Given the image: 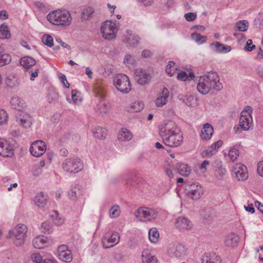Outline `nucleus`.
Wrapping results in <instances>:
<instances>
[{
  "label": "nucleus",
  "mask_w": 263,
  "mask_h": 263,
  "mask_svg": "<svg viewBox=\"0 0 263 263\" xmlns=\"http://www.w3.org/2000/svg\"><path fill=\"white\" fill-rule=\"evenodd\" d=\"M222 88L223 85L219 81L218 74L212 71L200 77L197 86V90L202 95H206L212 90L219 91Z\"/></svg>",
  "instance_id": "nucleus-1"
},
{
  "label": "nucleus",
  "mask_w": 263,
  "mask_h": 263,
  "mask_svg": "<svg viewBox=\"0 0 263 263\" xmlns=\"http://www.w3.org/2000/svg\"><path fill=\"white\" fill-rule=\"evenodd\" d=\"M47 18L52 24L64 27L69 26L72 21L70 12L65 9L57 10L50 12L47 15Z\"/></svg>",
  "instance_id": "nucleus-2"
},
{
  "label": "nucleus",
  "mask_w": 263,
  "mask_h": 263,
  "mask_svg": "<svg viewBox=\"0 0 263 263\" xmlns=\"http://www.w3.org/2000/svg\"><path fill=\"white\" fill-rule=\"evenodd\" d=\"M28 231L27 227L24 224L20 223L17 224L13 230L9 231L7 238H11L14 237V244L16 246H20L24 243Z\"/></svg>",
  "instance_id": "nucleus-3"
},
{
  "label": "nucleus",
  "mask_w": 263,
  "mask_h": 263,
  "mask_svg": "<svg viewBox=\"0 0 263 263\" xmlns=\"http://www.w3.org/2000/svg\"><path fill=\"white\" fill-rule=\"evenodd\" d=\"M186 196L193 200L200 199L204 193L203 187L198 183L187 181L185 185Z\"/></svg>",
  "instance_id": "nucleus-4"
},
{
  "label": "nucleus",
  "mask_w": 263,
  "mask_h": 263,
  "mask_svg": "<svg viewBox=\"0 0 263 263\" xmlns=\"http://www.w3.org/2000/svg\"><path fill=\"white\" fill-rule=\"evenodd\" d=\"M113 83L118 90L127 93L131 90L129 78L125 74H118L113 78Z\"/></svg>",
  "instance_id": "nucleus-5"
},
{
  "label": "nucleus",
  "mask_w": 263,
  "mask_h": 263,
  "mask_svg": "<svg viewBox=\"0 0 263 263\" xmlns=\"http://www.w3.org/2000/svg\"><path fill=\"white\" fill-rule=\"evenodd\" d=\"M252 111V108L247 106L243 108L240 114L239 125L245 131L248 130L252 126L253 122L251 115Z\"/></svg>",
  "instance_id": "nucleus-6"
},
{
  "label": "nucleus",
  "mask_w": 263,
  "mask_h": 263,
  "mask_svg": "<svg viewBox=\"0 0 263 263\" xmlns=\"http://www.w3.org/2000/svg\"><path fill=\"white\" fill-rule=\"evenodd\" d=\"M134 215L141 221H147L156 219L158 212L153 209L141 207L135 212Z\"/></svg>",
  "instance_id": "nucleus-7"
},
{
  "label": "nucleus",
  "mask_w": 263,
  "mask_h": 263,
  "mask_svg": "<svg viewBox=\"0 0 263 263\" xmlns=\"http://www.w3.org/2000/svg\"><path fill=\"white\" fill-rule=\"evenodd\" d=\"M117 31L116 25L115 23L106 21L103 22L101 26V31L103 37L107 40L112 39L116 36Z\"/></svg>",
  "instance_id": "nucleus-8"
},
{
  "label": "nucleus",
  "mask_w": 263,
  "mask_h": 263,
  "mask_svg": "<svg viewBox=\"0 0 263 263\" xmlns=\"http://www.w3.org/2000/svg\"><path fill=\"white\" fill-rule=\"evenodd\" d=\"M178 132L177 125L173 121H165L159 127V135L162 138Z\"/></svg>",
  "instance_id": "nucleus-9"
},
{
  "label": "nucleus",
  "mask_w": 263,
  "mask_h": 263,
  "mask_svg": "<svg viewBox=\"0 0 263 263\" xmlns=\"http://www.w3.org/2000/svg\"><path fill=\"white\" fill-rule=\"evenodd\" d=\"M81 160L78 158L67 159L63 163V169L70 173H77L81 170Z\"/></svg>",
  "instance_id": "nucleus-10"
},
{
  "label": "nucleus",
  "mask_w": 263,
  "mask_h": 263,
  "mask_svg": "<svg viewBox=\"0 0 263 263\" xmlns=\"http://www.w3.org/2000/svg\"><path fill=\"white\" fill-rule=\"evenodd\" d=\"M163 143L167 146L175 147L181 145L183 141V137L179 132L171 134L162 138Z\"/></svg>",
  "instance_id": "nucleus-11"
},
{
  "label": "nucleus",
  "mask_w": 263,
  "mask_h": 263,
  "mask_svg": "<svg viewBox=\"0 0 263 263\" xmlns=\"http://www.w3.org/2000/svg\"><path fill=\"white\" fill-rule=\"evenodd\" d=\"M46 143L43 141H35L31 145L30 152L32 156L39 157L43 155L46 152Z\"/></svg>",
  "instance_id": "nucleus-12"
},
{
  "label": "nucleus",
  "mask_w": 263,
  "mask_h": 263,
  "mask_svg": "<svg viewBox=\"0 0 263 263\" xmlns=\"http://www.w3.org/2000/svg\"><path fill=\"white\" fill-rule=\"evenodd\" d=\"M14 149L7 141L0 139V155L4 157H11Z\"/></svg>",
  "instance_id": "nucleus-13"
},
{
  "label": "nucleus",
  "mask_w": 263,
  "mask_h": 263,
  "mask_svg": "<svg viewBox=\"0 0 263 263\" xmlns=\"http://www.w3.org/2000/svg\"><path fill=\"white\" fill-rule=\"evenodd\" d=\"M175 227L180 230H191L193 228L192 222L187 218L179 217L175 221Z\"/></svg>",
  "instance_id": "nucleus-14"
},
{
  "label": "nucleus",
  "mask_w": 263,
  "mask_h": 263,
  "mask_svg": "<svg viewBox=\"0 0 263 263\" xmlns=\"http://www.w3.org/2000/svg\"><path fill=\"white\" fill-rule=\"evenodd\" d=\"M247 167L241 163H236L233 166V171L239 180H244L248 178Z\"/></svg>",
  "instance_id": "nucleus-15"
},
{
  "label": "nucleus",
  "mask_w": 263,
  "mask_h": 263,
  "mask_svg": "<svg viewBox=\"0 0 263 263\" xmlns=\"http://www.w3.org/2000/svg\"><path fill=\"white\" fill-rule=\"evenodd\" d=\"M16 117V122L24 127H30L31 125V118L29 115L26 112H19Z\"/></svg>",
  "instance_id": "nucleus-16"
},
{
  "label": "nucleus",
  "mask_w": 263,
  "mask_h": 263,
  "mask_svg": "<svg viewBox=\"0 0 263 263\" xmlns=\"http://www.w3.org/2000/svg\"><path fill=\"white\" fill-rule=\"evenodd\" d=\"M167 252L170 255L179 258H184L189 254L186 248H170Z\"/></svg>",
  "instance_id": "nucleus-17"
},
{
  "label": "nucleus",
  "mask_w": 263,
  "mask_h": 263,
  "mask_svg": "<svg viewBox=\"0 0 263 263\" xmlns=\"http://www.w3.org/2000/svg\"><path fill=\"white\" fill-rule=\"evenodd\" d=\"M64 248H58L57 256L61 260L69 262L72 260V257L71 251L66 248V250L63 249Z\"/></svg>",
  "instance_id": "nucleus-18"
},
{
  "label": "nucleus",
  "mask_w": 263,
  "mask_h": 263,
  "mask_svg": "<svg viewBox=\"0 0 263 263\" xmlns=\"http://www.w3.org/2000/svg\"><path fill=\"white\" fill-rule=\"evenodd\" d=\"M202 263H221L220 257L215 253H205L201 257Z\"/></svg>",
  "instance_id": "nucleus-19"
},
{
  "label": "nucleus",
  "mask_w": 263,
  "mask_h": 263,
  "mask_svg": "<svg viewBox=\"0 0 263 263\" xmlns=\"http://www.w3.org/2000/svg\"><path fill=\"white\" fill-rule=\"evenodd\" d=\"M136 77H137V83L141 85L147 83L150 80V76L145 70L142 69H137L136 70Z\"/></svg>",
  "instance_id": "nucleus-20"
},
{
  "label": "nucleus",
  "mask_w": 263,
  "mask_h": 263,
  "mask_svg": "<svg viewBox=\"0 0 263 263\" xmlns=\"http://www.w3.org/2000/svg\"><path fill=\"white\" fill-rule=\"evenodd\" d=\"M222 144L223 142L221 140L217 141L203 151L202 153L203 156L206 157H212L218 151V149L222 146Z\"/></svg>",
  "instance_id": "nucleus-21"
},
{
  "label": "nucleus",
  "mask_w": 263,
  "mask_h": 263,
  "mask_svg": "<svg viewBox=\"0 0 263 263\" xmlns=\"http://www.w3.org/2000/svg\"><path fill=\"white\" fill-rule=\"evenodd\" d=\"M140 37L137 35L132 34L130 30H126V35L123 39V42L128 43L132 47L136 46L139 42Z\"/></svg>",
  "instance_id": "nucleus-22"
},
{
  "label": "nucleus",
  "mask_w": 263,
  "mask_h": 263,
  "mask_svg": "<svg viewBox=\"0 0 263 263\" xmlns=\"http://www.w3.org/2000/svg\"><path fill=\"white\" fill-rule=\"evenodd\" d=\"M214 129L213 127L209 123L204 124L201 131L200 138L202 140H209L213 134Z\"/></svg>",
  "instance_id": "nucleus-23"
},
{
  "label": "nucleus",
  "mask_w": 263,
  "mask_h": 263,
  "mask_svg": "<svg viewBox=\"0 0 263 263\" xmlns=\"http://www.w3.org/2000/svg\"><path fill=\"white\" fill-rule=\"evenodd\" d=\"M210 46L213 47V50L217 53H228L232 49L230 46L225 45L218 42L211 43Z\"/></svg>",
  "instance_id": "nucleus-24"
},
{
  "label": "nucleus",
  "mask_w": 263,
  "mask_h": 263,
  "mask_svg": "<svg viewBox=\"0 0 263 263\" xmlns=\"http://www.w3.org/2000/svg\"><path fill=\"white\" fill-rule=\"evenodd\" d=\"M133 137L132 133L126 128H122L118 134V139L121 141H128Z\"/></svg>",
  "instance_id": "nucleus-25"
},
{
  "label": "nucleus",
  "mask_w": 263,
  "mask_h": 263,
  "mask_svg": "<svg viewBox=\"0 0 263 263\" xmlns=\"http://www.w3.org/2000/svg\"><path fill=\"white\" fill-rule=\"evenodd\" d=\"M239 236L235 233L228 234L225 239V244L228 247H236L238 245Z\"/></svg>",
  "instance_id": "nucleus-26"
},
{
  "label": "nucleus",
  "mask_w": 263,
  "mask_h": 263,
  "mask_svg": "<svg viewBox=\"0 0 263 263\" xmlns=\"http://www.w3.org/2000/svg\"><path fill=\"white\" fill-rule=\"evenodd\" d=\"M92 133L95 138L100 140H104L107 136L106 129L99 126L94 127L92 130Z\"/></svg>",
  "instance_id": "nucleus-27"
},
{
  "label": "nucleus",
  "mask_w": 263,
  "mask_h": 263,
  "mask_svg": "<svg viewBox=\"0 0 263 263\" xmlns=\"http://www.w3.org/2000/svg\"><path fill=\"white\" fill-rule=\"evenodd\" d=\"M10 103L14 109L20 112L26 107L24 101L17 96H14L11 98Z\"/></svg>",
  "instance_id": "nucleus-28"
},
{
  "label": "nucleus",
  "mask_w": 263,
  "mask_h": 263,
  "mask_svg": "<svg viewBox=\"0 0 263 263\" xmlns=\"http://www.w3.org/2000/svg\"><path fill=\"white\" fill-rule=\"evenodd\" d=\"M120 237L119 234L117 232L113 233L108 237V236L104 237L102 241L103 243V246L105 245V241H106L108 243H111L109 247H115L119 241Z\"/></svg>",
  "instance_id": "nucleus-29"
},
{
  "label": "nucleus",
  "mask_w": 263,
  "mask_h": 263,
  "mask_svg": "<svg viewBox=\"0 0 263 263\" xmlns=\"http://www.w3.org/2000/svg\"><path fill=\"white\" fill-rule=\"evenodd\" d=\"M169 91L166 88L162 89L159 97L156 100V104L158 107H162L166 103L168 97Z\"/></svg>",
  "instance_id": "nucleus-30"
},
{
  "label": "nucleus",
  "mask_w": 263,
  "mask_h": 263,
  "mask_svg": "<svg viewBox=\"0 0 263 263\" xmlns=\"http://www.w3.org/2000/svg\"><path fill=\"white\" fill-rule=\"evenodd\" d=\"M96 111L99 114H107L110 111V105L103 101H100L95 108Z\"/></svg>",
  "instance_id": "nucleus-31"
},
{
  "label": "nucleus",
  "mask_w": 263,
  "mask_h": 263,
  "mask_svg": "<svg viewBox=\"0 0 263 263\" xmlns=\"http://www.w3.org/2000/svg\"><path fill=\"white\" fill-rule=\"evenodd\" d=\"M52 241L51 239L48 238L43 235H39L33 238L32 240V245L33 247L39 246L45 244L51 245L50 242Z\"/></svg>",
  "instance_id": "nucleus-32"
},
{
  "label": "nucleus",
  "mask_w": 263,
  "mask_h": 263,
  "mask_svg": "<svg viewBox=\"0 0 263 263\" xmlns=\"http://www.w3.org/2000/svg\"><path fill=\"white\" fill-rule=\"evenodd\" d=\"M177 168L178 173L181 176L187 177L191 173V168L187 164L182 163H178L177 165Z\"/></svg>",
  "instance_id": "nucleus-33"
},
{
  "label": "nucleus",
  "mask_w": 263,
  "mask_h": 263,
  "mask_svg": "<svg viewBox=\"0 0 263 263\" xmlns=\"http://www.w3.org/2000/svg\"><path fill=\"white\" fill-rule=\"evenodd\" d=\"M6 84L8 87L12 88L17 86L19 84V81L14 74H10L6 77Z\"/></svg>",
  "instance_id": "nucleus-34"
},
{
  "label": "nucleus",
  "mask_w": 263,
  "mask_h": 263,
  "mask_svg": "<svg viewBox=\"0 0 263 263\" xmlns=\"http://www.w3.org/2000/svg\"><path fill=\"white\" fill-rule=\"evenodd\" d=\"M20 64L25 68H29L30 67L35 65V60L30 57H24L20 60Z\"/></svg>",
  "instance_id": "nucleus-35"
},
{
  "label": "nucleus",
  "mask_w": 263,
  "mask_h": 263,
  "mask_svg": "<svg viewBox=\"0 0 263 263\" xmlns=\"http://www.w3.org/2000/svg\"><path fill=\"white\" fill-rule=\"evenodd\" d=\"M46 198L42 192L37 194L34 199L35 204L41 208L44 207L46 205Z\"/></svg>",
  "instance_id": "nucleus-36"
},
{
  "label": "nucleus",
  "mask_w": 263,
  "mask_h": 263,
  "mask_svg": "<svg viewBox=\"0 0 263 263\" xmlns=\"http://www.w3.org/2000/svg\"><path fill=\"white\" fill-rule=\"evenodd\" d=\"M183 102L189 107H195L198 105V99L192 95L186 96Z\"/></svg>",
  "instance_id": "nucleus-37"
},
{
  "label": "nucleus",
  "mask_w": 263,
  "mask_h": 263,
  "mask_svg": "<svg viewBox=\"0 0 263 263\" xmlns=\"http://www.w3.org/2000/svg\"><path fill=\"white\" fill-rule=\"evenodd\" d=\"M192 40L194 41L198 44H202L205 42L207 40L206 36L202 35L199 33L194 32L191 35Z\"/></svg>",
  "instance_id": "nucleus-38"
},
{
  "label": "nucleus",
  "mask_w": 263,
  "mask_h": 263,
  "mask_svg": "<svg viewBox=\"0 0 263 263\" xmlns=\"http://www.w3.org/2000/svg\"><path fill=\"white\" fill-rule=\"evenodd\" d=\"M94 91L96 97L100 99H103L105 95L104 87L100 85L98 83H96L94 87Z\"/></svg>",
  "instance_id": "nucleus-39"
},
{
  "label": "nucleus",
  "mask_w": 263,
  "mask_h": 263,
  "mask_svg": "<svg viewBox=\"0 0 263 263\" xmlns=\"http://www.w3.org/2000/svg\"><path fill=\"white\" fill-rule=\"evenodd\" d=\"M95 13V10L93 7L87 6L83 9V20H90Z\"/></svg>",
  "instance_id": "nucleus-40"
},
{
  "label": "nucleus",
  "mask_w": 263,
  "mask_h": 263,
  "mask_svg": "<svg viewBox=\"0 0 263 263\" xmlns=\"http://www.w3.org/2000/svg\"><path fill=\"white\" fill-rule=\"evenodd\" d=\"M149 239L153 242L155 243L158 241L159 233L156 228H152L149 230Z\"/></svg>",
  "instance_id": "nucleus-41"
},
{
  "label": "nucleus",
  "mask_w": 263,
  "mask_h": 263,
  "mask_svg": "<svg viewBox=\"0 0 263 263\" xmlns=\"http://www.w3.org/2000/svg\"><path fill=\"white\" fill-rule=\"evenodd\" d=\"M0 37L2 39L10 37V32L7 25L3 24L0 26Z\"/></svg>",
  "instance_id": "nucleus-42"
},
{
  "label": "nucleus",
  "mask_w": 263,
  "mask_h": 263,
  "mask_svg": "<svg viewBox=\"0 0 263 263\" xmlns=\"http://www.w3.org/2000/svg\"><path fill=\"white\" fill-rule=\"evenodd\" d=\"M124 64L129 68H132L136 64L135 58L130 54H126L124 58Z\"/></svg>",
  "instance_id": "nucleus-43"
},
{
  "label": "nucleus",
  "mask_w": 263,
  "mask_h": 263,
  "mask_svg": "<svg viewBox=\"0 0 263 263\" xmlns=\"http://www.w3.org/2000/svg\"><path fill=\"white\" fill-rule=\"evenodd\" d=\"M235 27L239 31H246L248 27V22L246 20L238 21L236 23Z\"/></svg>",
  "instance_id": "nucleus-44"
},
{
  "label": "nucleus",
  "mask_w": 263,
  "mask_h": 263,
  "mask_svg": "<svg viewBox=\"0 0 263 263\" xmlns=\"http://www.w3.org/2000/svg\"><path fill=\"white\" fill-rule=\"evenodd\" d=\"M143 103L141 102H135L130 105V110L133 112H139L143 108Z\"/></svg>",
  "instance_id": "nucleus-45"
},
{
  "label": "nucleus",
  "mask_w": 263,
  "mask_h": 263,
  "mask_svg": "<svg viewBox=\"0 0 263 263\" xmlns=\"http://www.w3.org/2000/svg\"><path fill=\"white\" fill-rule=\"evenodd\" d=\"M77 194L79 195L81 194V191L79 185H76L75 186L71 189V192L69 193L68 195L71 199L74 200L76 197H77Z\"/></svg>",
  "instance_id": "nucleus-46"
},
{
  "label": "nucleus",
  "mask_w": 263,
  "mask_h": 263,
  "mask_svg": "<svg viewBox=\"0 0 263 263\" xmlns=\"http://www.w3.org/2000/svg\"><path fill=\"white\" fill-rule=\"evenodd\" d=\"M109 213L110 218H115L119 216L120 214L119 206L118 205H115L112 206L110 209Z\"/></svg>",
  "instance_id": "nucleus-47"
},
{
  "label": "nucleus",
  "mask_w": 263,
  "mask_h": 263,
  "mask_svg": "<svg viewBox=\"0 0 263 263\" xmlns=\"http://www.w3.org/2000/svg\"><path fill=\"white\" fill-rule=\"evenodd\" d=\"M239 156V152L238 150L235 148V147H233L230 149V150L229 152L228 156L232 161L234 162L235 160H236L237 158V157Z\"/></svg>",
  "instance_id": "nucleus-48"
},
{
  "label": "nucleus",
  "mask_w": 263,
  "mask_h": 263,
  "mask_svg": "<svg viewBox=\"0 0 263 263\" xmlns=\"http://www.w3.org/2000/svg\"><path fill=\"white\" fill-rule=\"evenodd\" d=\"M43 43L48 47H52L53 45V40L52 37L48 34H44L42 39Z\"/></svg>",
  "instance_id": "nucleus-49"
},
{
  "label": "nucleus",
  "mask_w": 263,
  "mask_h": 263,
  "mask_svg": "<svg viewBox=\"0 0 263 263\" xmlns=\"http://www.w3.org/2000/svg\"><path fill=\"white\" fill-rule=\"evenodd\" d=\"M11 61V57L8 54H2L0 53V66H3L9 64Z\"/></svg>",
  "instance_id": "nucleus-50"
},
{
  "label": "nucleus",
  "mask_w": 263,
  "mask_h": 263,
  "mask_svg": "<svg viewBox=\"0 0 263 263\" xmlns=\"http://www.w3.org/2000/svg\"><path fill=\"white\" fill-rule=\"evenodd\" d=\"M31 259L33 263H45L47 261V259H43L39 253H33L31 256Z\"/></svg>",
  "instance_id": "nucleus-51"
},
{
  "label": "nucleus",
  "mask_w": 263,
  "mask_h": 263,
  "mask_svg": "<svg viewBox=\"0 0 263 263\" xmlns=\"http://www.w3.org/2000/svg\"><path fill=\"white\" fill-rule=\"evenodd\" d=\"M51 217L54 218V223L57 226H61L64 223V219L59 217V214L57 211H53V214L51 215Z\"/></svg>",
  "instance_id": "nucleus-52"
},
{
  "label": "nucleus",
  "mask_w": 263,
  "mask_h": 263,
  "mask_svg": "<svg viewBox=\"0 0 263 263\" xmlns=\"http://www.w3.org/2000/svg\"><path fill=\"white\" fill-rule=\"evenodd\" d=\"M8 121V115L5 110L0 109V125L5 124Z\"/></svg>",
  "instance_id": "nucleus-53"
},
{
  "label": "nucleus",
  "mask_w": 263,
  "mask_h": 263,
  "mask_svg": "<svg viewBox=\"0 0 263 263\" xmlns=\"http://www.w3.org/2000/svg\"><path fill=\"white\" fill-rule=\"evenodd\" d=\"M78 93V91L75 89L72 90L71 91L72 99L73 103L75 104H79L82 101V98L77 96Z\"/></svg>",
  "instance_id": "nucleus-54"
},
{
  "label": "nucleus",
  "mask_w": 263,
  "mask_h": 263,
  "mask_svg": "<svg viewBox=\"0 0 263 263\" xmlns=\"http://www.w3.org/2000/svg\"><path fill=\"white\" fill-rule=\"evenodd\" d=\"M226 170L224 168L221 167L215 170V175L217 179L221 180L225 175Z\"/></svg>",
  "instance_id": "nucleus-55"
},
{
  "label": "nucleus",
  "mask_w": 263,
  "mask_h": 263,
  "mask_svg": "<svg viewBox=\"0 0 263 263\" xmlns=\"http://www.w3.org/2000/svg\"><path fill=\"white\" fill-rule=\"evenodd\" d=\"M41 227L42 229H43L44 233L47 232L50 233L52 232V226L48 222L45 221L43 222Z\"/></svg>",
  "instance_id": "nucleus-56"
},
{
  "label": "nucleus",
  "mask_w": 263,
  "mask_h": 263,
  "mask_svg": "<svg viewBox=\"0 0 263 263\" xmlns=\"http://www.w3.org/2000/svg\"><path fill=\"white\" fill-rule=\"evenodd\" d=\"M58 93L54 91L50 92L48 96V101L49 103H52L57 101H58Z\"/></svg>",
  "instance_id": "nucleus-57"
},
{
  "label": "nucleus",
  "mask_w": 263,
  "mask_h": 263,
  "mask_svg": "<svg viewBox=\"0 0 263 263\" xmlns=\"http://www.w3.org/2000/svg\"><path fill=\"white\" fill-rule=\"evenodd\" d=\"M59 79L61 82L63 84L64 87L66 88H69V84L68 82L66 77L65 74L60 73Z\"/></svg>",
  "instance_id": "nucleus-58"
},
{
  "label": "nucleus",
  "mask_w": 263,
  "mask_h": 263,
  "mask_svg": "<svg viewBox=\"0 0 263 263\" xmlns=\"http://www.w3.org/2000/svg\"><path fill=\"white\" fill-rule=\"evenodd\" d=\"M255 48V45H253V42L251 40H248L246 43V45L244 47L246 51H251Z\"/></svg>",
  "instance_id": "nucleus-59"
},
{
  "label": "nucleus",
  "mask_w": 263,
  "mask_h": 263,
  "mask_svg": "<svg viewBox=\"0 0 263 263\" xmlns=\"http://www.w3.org/2000/svg\"><path fill=\"white\" fill-rule=\"evenodd\" d=\"M177 78L178 80L185 81L188 79V75L185 72L181 71L178 73Z\"/></svg>",
  "instance_id": "nucleus-60"
},
{
  "label": "nucleus",
  "mask_w": 263,
  "mask_h": 263,
  "mask_svg": "<svg viewBox=\"0 0 263 263\" xmlns=\"http://www.w3.org/2000/svg\"><path fill=\"white\" fill-rule=\"evenodd\" d=\"M184 17L187 21H193L196 17V14L194 13L189 12L185 14Z\"/></svg>",
  "instance_id": "nucleus-61"
},
{
  "label": "nucleus",
  "mask_w": 263,
  "mask_h": 263,
  "mask_svg": "<svg viewBox=\"0 0 263 263\" xmlns=\"http://www.w3.org/2000/svg\"><path fill=\"white\" fill-rule=\"evenodd\" d=\"M152 256L149 253L147 249L145 250L142 254V258L143 262H144Z\"/></svg>",
  "instance_id": "nucleus-62"
},
{
  "label": "nucleus",
  "mask_w": 263,
  "mask_h": 263,
  "mask_svg": "<svg viewBox=\"0 0 263 263\" xmlns=\"http://www.w3.org/2000/svg\"><path fill=\"white\" fill-rule=\"evenodd\" d=\"M257 172L259 175L263 176V161H260L258 163Z\"/></svg>",
  "instance_id": "nucleus-63"
},
{
  "label": "nucleus",
  "mask_w": 263,
  "mask_h": 263,
  "mask_svg": "<svg viewBox=\"0 0 263 263\" xmlns=\"http://www.w3.org/2000/svg\"><path fill=\"white\" fill-rule=\"evenodd\" d=\"M145 263H158V261L154 255L151 256V257L149 258L146 261L144 262Z\"/></svg>",
  "instance_id": "nucleus-64"
}]
</instances>
